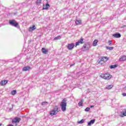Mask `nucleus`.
Here are the masks:
<instances>
[{"label":"nucleus","instance_id":"f257e3e1","mask_svg":"<svg viewBox=\"0 0 126 126\" xmlns=\"http://www.w3.org/2000/svg\"><path fill=\"white\" fill-rule=\"evenodd\" d=\"M66 98H64L60 104V107L63 111V112H65L66 110Z\"/></svg>","mask_w":126,"mask_h":126},{"label":"nucleus","instance_id":"f03ea898","mask_svg":"<svg viewBox=\"0 0 126 126\" xmlns=\"http://www.w3.org/2000/svg\"><path fill=\"white\" fill-rule=\"evenodd\" d=\"M100 77H101V78H103V79H105V80H110V79L112 78V76L110 75L109 73H107L105 74H101Z\"/></svg>","mask_w":126,"mask_h":126},{"label":"nucleus","instance_id":"7ed1b4c3","mask_svg":"<svg viewBox=\"0 0 126 126\" xmlns=\"http://www.w3.org/2000/svg\"><path fill=\"white\" fill-rule=\"evenodd\" d=\"M59 112H60L59 107L58 106H55L54 109L50 112V115L51 116H56Z\"/></svg>","mask_w":126,"mask_h":126},{"label":"nucleus","instance_id":"20e7f679","mask_svg":"<svg viewBox=\"0 0 126 126\" xmlns=\"http://www.w3.org/2000/svg\"><path fill=\"white\" fill-rule=\"evenodd\" d=\"M9 24L10 25H11V26H14V27H17L18 26V23L14 20H9Z\"/></svg>","mask_w":126,"mask_h":126},{"label":"nucleus","instance_id":"39448f33","mask_svg":"<svg viewBox=\"0 0 126 126\" xmlns=\"http://www.w3.org/2000/svg\"><path fill=\"white\" fill-rule=\"evenodd\" d=\"M89 48H90L89 44H85L82 47V50L83 52H86V51H88V50H89Z\"/></svg>","mask_w":126,"mask_h":126},{"label":"nucleus","instance_id":"423d86ee","mask_svg":"<svg viewBox=\"0 0 126 126\" xmlns=\"http://www.w3.org/2000/svg\"><path fill=\"white\" fill-rule=\"evenodd\" d=\"M84 39L83 37H81L80 40H79L77 42L75 43V47H77V46H79L80 44H84V41H83Z\"/></svg>","mask_w":126,"mask_h":126},{"label":"nucleus","instance_id":"0eeeda50","mask_svg":"<svg viewBox=\"0 0 126 126\" xmlns=\"http://www.w3.org/2000/svg\"><path fill=\"white\" fill-rule=\"evenodd\" d=\"M21 121V118L15 117L13 120L12 121V124H17Z\"/></svg>","mask_w":126,"mask_h":126},{"label":"nucleus","instance_id":"6e6552de","mask_svg":"<svg viewBox=\"0 0 126 126\" xmlns=\"http://www.w3.org/2000/svg\"><path fill=\"white\" fill-rule=\"evenodd\" d=\"M74 46H75L74 43H72L71 44H68L67 46V48L68 50H72V49H73V48H74Z\"/></svg>","mask_w":126,"mask_h":126},{"label":"nucleus","instance_id":"1a4fd4ad","mask_svg":"<svg viewBox=\"0 0 126 126\" xmlns=\"http://www.w3.org/2000/svg\"><path fill=\"white\" fill-rule=\"evenodd\" d=\"M49 7H50V4H49V3L47 2L45 5L43 4V9L47 10V9H49Z\"/></svg>","mask_w":126,"mask_h":126},{"label":"nucleus","instance_id":"9d476101","mask_svg":"<svg viewBox=\"0 0 126 126\" xmlns=\"http://www.w3.org/2000/svg\"><path fill=\"white\" fill-rule=\"evenodd\" d=\"M121 36L120 33H116L113 34V36L114 37V38H121Z\"/></svg>","mask_w":126,"mask_h":126},{"label":"nucleus","instance_id":"9b49d317","mask_svg":"<svg viewBox=\"0 0 126 126\" xmlns=\"http://www.w3.org/2000/svg\"><path fill=\"white\" fill-rule=\"evenodd\" d=\"M31 68V67H30V66H25V67H23V71H27L29 70V69H30Z\"/></svg>","mask_w":126,"mask_h":126},{"label":"nucleus","instance_id":"f8f14e48","mask_svg":"<svg viewBox=\"0 0 126 126\" xmlns=\"http://www.w3.org/2000/svg\"><path fill=\"white\" fill-rule=\"evenodd\" d=\"M125 61H126V56H123L119 59L120 62H125Z\"/></svg>","mask_w":126,"mask_h":126},{"label":"nucleus","instance_id":"ddd939ff","mask_svg":"<svg viewBox=\"0 0 126 126\" xmlns=\"http://www.w3.org/2000/svg\"><path fill=\"white\" fill-rule=\"evenodd\" d=\"M35 29H36V27L35 26V25H33L32 27H31L29 28V31H30V32H31L32 31H33V30H35Z\"/></svg>","mask_w":126,"mask_h":126},{"label":"nucleus","instance_id":"4468645a","mask_svg":"<svg viewBox=\"0 0 126 126\" xmlns=\"http://www.w3.org/2000/svg\"><path fill=\"white\" fill-rule=\"evenodd\" d=\"M108 59L107 57H103L100 59V62H107Z\"/></svg>","mask_w":126,"mask_h":126},{"label":"nucleus","instance_id":"2eb2a0df","mask_svg":"<svg viewBox=\"0 0 126 126\" xmlns=\"http://www.w3.org/2000/svg\"><path fill=\"white\" fill-rule=\"evenodd\" d=\"M94 123H95V119L92 120L88 123V126H91V125H93Z\"/></svg>","mask_w":126,"mask_h":126},{"label":"nucleus","instance_id":"dca6fc26","mask_svg":"<svg viewBox=\"0 0 126 126\" xmlns=\"http://www.w3.org/2000/svg\"><path fill=\"white\" fill-rule=\"evenodd\" d=\"M6 83H7V80H5L1 81V82L0 83V84L2 86H3V85H5Z\"/></svg>","mask_w":126,"mask_h":126},{"label":"nucleus","instance_id":"f3484780","mask_svg":"<svg viewBox=\"0 0 126 126\" xmlns=\"http://www.w3.org/2000/svg\"><path fill=\"white\" fill-rule=\"evenodd\" d=\"M42 2V0H36L35 1V3L37 5H40Z\"/></svg>","mask_w":126,"mask_h":126},{"label":"nucleus","instance_id":"a211bd4d","mask_svg":"<svg viewBox=\"0 0 126 126\" xmlns=\"http://www.w3.org/2000/svg\"><path fill=\"white\" fill-rule=\"evenodd\" d=\"M97 43H98V40L97 39L94 40L93 42V46L94 47H96V46H97Z\"/></svg>","mask_w":126,"mask_h":126},{"label":"nucleus","instance_id":"6ab92c4d","mask_svg":"<svg viewBox=\"0 0 126 126\" xmlns=\"http://www.w3.org/2000/svg\"><path fill=\"white\" fill-rule=\"evenodd\" d=\"M106 49H107V50H109V51H112L114 50V47L106 46Z\"/></svg>","mask_w":126,"mask_h":126},{"label":"nucleus","instance_id":"aec40b11","mask_svg":"<svg viewBox=\"0 0 126 126\" xmlns=\"http://www.w3.org/2000/svg\"><path fill=\"white\" fill-rule=\"evenodd\" d=\"M126 112H121V114L120 115V117L123 118V117H126Z\"/></svg>","mask_w":126,"mask_h":126},{"label":"nucleus","instance_id":"412c9836","mask_svg":"<svg viewBox=\"0 0 126 126\" xmlns=\"http://www.w3.org/2000/svg\"><path fill=\"white\" fill-rule=\"evenodd\" d=\"M42 52L43 54H47V53L48 52V50L43 48L42 49Z\"/></svg>","mask_w":126,"mask_h":126},{"label":"nucleus","instance_id":"4be33fe9","mask_svg":"<svg viewBox=\"0 0 126 126\" xmlns=\"http://www.w3.org/2000/svg\"><path fill=\"white\" fill-rule=\"evenodd\" d=\"M117 66H118L117 65V64L111 65L110 66V68H111V69H112L113 68H116V67H117Z\"/></svg>","mask_w":126,"mask_h":126},{"label":"nucleus","instance_id":"5701e85b","mask_svg":"<svg viewBox=\"0 0 126 126\" xmlns=\"http://www.w3.org/2000/svg\"><path fill=\"white\" fill-rule=\"evenodd\" d=\"M112 88H113V86L112 85L108 86L106 87V89L108 90L112 89Z\"/></svg>","mask_w":126,"mask_h":126},{"label":"nucleus","instance_id":"b1692460","mask_svg":"<svg viewBox=\"0 0 126 126\" xmlns=\"http://www.w3.org/2000/svg\"><path fill=\"white\" fill-rule=\"evenodd\" d=\"M76 25H78L81 24V21L76 20L75 22Z\"/></svg>","mask_w":126,"mask_h":126},{"label":"nucleus","instance_id":"393cba45","mask_svg":"<svg viewBox=\"0 0 126 126\" xmlns=\"http://www.w3.org/2000/svg\"><path fill=\"white\" fill-rule=\"evenodd\" d=\"M62 37H61V36H58L57 37H55L54 39V40H60V39H61Z\"/></svg>","mask_w":126,"mask_h":126},{"label":"nucleus","instance_id":"a878e982","mask_svg":"<svg viewBox=\"0 0 126 126\" xmlns=\"http://www.w3.org/2000/svg\"><path fill=\"white\" fill-rule=\"evenodd\" d=\"M16 93H17L16 90H13L11 92V94L12 95H15V94H16Z\"/></svg>","mask_w":126,"mask_h":126},{"label":"nucleus","instance_id":"bb28decb","mask_svg":"<svg viewBox=\"0 0 126 126\" xmlns=\"http://www.w3.org/2000/svg\"><path fill=\"white\" fill-rule=\"evenodd\" d=\"M82 104H83V101H82V100H81L79 103H78V106L80 107L82 106Z\"/></svg>","mask_w":126,"mask_h":126},{"label":"nucleus","instance_id":"cd10ccee","mask_svg":"<svg viewBox=\"0 0 126 126\" xmlns=\"http://www.w3.org/2000/svg\"><path fill=\"white\" fill-rule=\"evenodd\" d=\"M48 102L47 101H43L41 103V105L42 106H45L46 105V104H48Z\"/></svg>","mask_w":126,"mask_h":126},{"label":"nucleus","instance_id":"c85d7f7f","mask_svg":"<svg viewBox=\"0 0 126 126\" xmlns=\"http://www.w3.org/2000/svg\"><path fill=\"white\" fill-rule=\"evenodd\" d=\"M84 123V119H82L81 121L78 122V124H83Z\"/></svg>","mask_w":126,"mask_h":126},{"label":"nucleus","instance_id":"c756f323","mask_svg":"<svg viewBox=\"0 0 126 126\" xmlns=\"http://www.w3.org/2000/svg\"><path fill=\"white\" fill-rule=\"evenodd\" d=\"M90 110V108L89 107H87L85 109V112H89Z\"/></svg>","mask_w":126,"mask_h":126},{"label":"nucleus","instance_id":"7c9ffc66","mask_svg":"<svg viewBox=\"0 0 126 126\" xmlns=\"http://www.w3.org/2000/svg\"><path fill=\"white\" fill-rule=\"evenodd\" d=\"M108 43H109V45H112V41L109 40V41H108Z\"/></svg>","mask_w":126,"mask_h":126},{"label":"nucleus","instance_id":"2f4dec72","mask_svg":"<svg viewBox=\"0 0 126 126\" xmlns=\"http://www.w3.org/2000/svg\"><path fill=\"white\" fill-rule=\"evenodd\" d=\"M122 95H123V96L124 97H126V93H123V94H122Z\"/></svg>","mask_w":126,"mask_h":126},{"label":"nucleus","instance_id":"473e14b6","mask_svg":"<svg viewBox=\"0 0 126 126\" xmlns=\"http://www.w3.org/2000/svg\"><path fill=\"white\" fill-rule=\"evenodd\" d=\"M74 64H75V63L72 64H71V65H70V67H71V66H73V65H74Z\"/></svg>","mask_w":126,"mask_h":126},{"label":"nucleus","instance_id":"72a5a7b5","mask_svg":"<svg viewBox=\"0 0 126 126\" xmlns=\"http://www.w3.org/2000/svg\"><path fill=\"white\" fill-rule=\"evenodd\" d=\"M90 108H94V105H91Z\"/></svg>","mask_w":126,"mask_h":126},{"label":"nucleus","instance_id":"f704fd0d","mask_svg":"<svg viewBox=\"0 0 126 126\" xmlns=\"http://www.w3.org/2000/svg\"><path fill=\"white\" fill-rule=\"evenodd\" d=\"M124 89H125V90H126V87H124Z\"/></svg>","mask_w":126,"mask_h":126},{"label":"nucleus","instance_id":"c9c22d12","mask_svg":"<svg viewBox=\"0 0 126 126\" xmlns=\"http://www.w3.org/2000/svg\"><path fill=\"white\" fill-rule=\"evenodd\" d=\"M2 125V124H0V126H1Z\"/></svg>","mask_w":126,"mask_h":126}]
</instances>
